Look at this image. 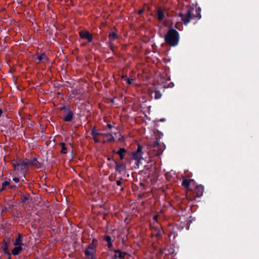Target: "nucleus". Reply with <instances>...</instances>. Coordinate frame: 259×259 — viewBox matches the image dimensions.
Here are the masks:
<instances>
[{
    "label": "nucleus",
    "mask_w": 259,
    "mask_h": 259,
    "mask_svg": "<svg viewBox=\"0 0 259 259\" xmlns=\"http://www.w3.org/2000/svg\"><path fill=\"white\" fill-rule=\"evenodd\" d=\"M182 185L187 188L186 196L192 200L195 197H201L203 193V186L199 185L195 186V182L193 179H184Z\"/></svg>",
    "instance_id": "f257e3e1"
},
{
    "label": "nucleus",
    "mask_w": 259,
    "mask_h": 259,
    "mask_svg": "<svg viewBox=\"0 0 259 259\" xmlns=\"http://www.w3.org/2000/svg\"><path fill=\"white\" fill-rule=\"evenodd\" d=\"M108 127H109V128H111V125H109V124H108Z\"/></svg>",
    "instance_id": "72a5a7b5"
},
{
    "label": "nucleus",
    "mask_w": 259,
    "mask_h": 259,
    "mask_svg": "<svg viewBox=\"0 0 259 259\" xmlns=\"http://www.w3.org/2000/svg\"><path fill=\"white\" fill-rule=\"evenodd\" d=\"M28 196H23V200L24 201V200H26V199H28Z\"/></svg>",
    "instance_id": "c85d7f7f"
},
{
    "label": "nucleus",
    "mask_w": 259,
    "mask_h": 259,
    "mask_svg": "<svg viewBox=\"0 0 259 259\" xmlns=\"http://www.w3.org/2000/svg\"><path fill=\"white\" fill-rule=\"evenodd\" d=\"M109 38L110 41V44L111 45L112 41L117 38V35L114 32H112L109 35Z\"/></svg>",
    "instance_id": "2eb2a0df"
},
{
    "label": "nucleus",
    "mask_w": 259,
    "mask_h": 259,
    "mask_svg": "<svg viewBox=\"0 0 259 259\" xmlns=\"http://www.w3.org/2000/svg\"><path fill=\"white\" fill-rule=\"evenodd\" d=\"M185 177H192V174L189 173L188 175H186Z\"/></svg>",
    "instance_id": "bb28decb"
},
{
    "label": "nucleus",
    "mask_w": 259,
    "mask_h": 259,
    "mask_svg": "<svg viewBox=\"0 0 259 259\" xmlns=\"http://www.w3.org/2000/svg\"><path fill=\"white\" fill-rule=\"evenodd\" d=\"M116 169L118 171L121 172L125 169V166L123 165H117Z\"/></svg>",
    "instance_id": "aec40b11"
},
{
    "label": "nucleus",
    "mask_w": 259,
    "mask_h": 259,
    "mask_svg": "<svg viewBox=\"0 0 259 259\" xmlns=\"http://www.w3.org/2000/svg\"><path fill=\"white\" fill-rule=\"evenodd\" d=\"M122 78L124 79V81H126L128 84H131L133 82V79L130 78H127L126 76H122Z\"/></svg>",
    "instance_id": "412c9836"
},
{
    "label": "nucleus",
    "mask_w": 259,
    "mask_h": 259,
    "mask_svg": "<svg viewBox=\"0 0 259 259\" xmlns=\"http://www.w3.org/2000/svg\"><path fill=\"white\" fill-rule=\"evenodd\" d=\"M92 135L95 142H99L101 141L104 142V135L99 134L97 131H92Z\"/></svg>",
    "instance_id": "1a4fd4ad"
},
{
    "label": "nucleus",
    "mask_w": 259,
    "mask_h": 259,
    "mask_svg": "<svg viewBox=\"0 0 259 259\" xmlns=\"http://www.w3.org/2000/svg\"><path fill=\"white\" fill-rule=\"evenodd\" d=\"M35 160H24L22 161H20L17 164L15 165V169L19 170L20 169H23L26 166L35 165L36 164Z\"/></svg>",
    "instance_id": "423d86ee"
},
{
    "label": "nucleus",
    "mask_w": 259,
    "mask_h": 259,
    "mask_svg": "<svg viewBox=\"0 0 259 259\" xmlns=\"http://www.w3.org/2000/svg\"><path fill=\"white\" fill-rule=\"evenodd\" d=\"M72 118V113L71 111L68 112L64 116V119L65 121H69L71 120Z\"/></svg>",
    "instance_id": "4468645a"
},
{
    "label": "nucleus",
    "mask_w": 259,
    "mask_h": 259,
    "mask_svg": "<svg viewBox=\"0 0 259 259\" xmlns=\"http://www.w3.org/2000/svg\"><path fill=\"white\" fill-rule=\"evenodd\" d=\"M106 136L107 137V140H108V141H110L111 140L112 137V136L110 135H106Z\"/></svg>",
    "instance_id": "5701e85b"
},
{
    "label": "nucleus",
    "mask_w": 259,
    "mask_h": 259,
    "mask_svg": "<svg viewBox=\"0 0 259 259\" xmlns=\"http://www.w3.org/2000/svg\"><path fill=\"white\" fill-rule=\"evenodd\" d=\"M125 152V150L124 148H120L117 154L120 156V159H123L124 154Z\"/></svg>",
    "instance_id": "dca6fc26"
},
{
    "label": "nucleus",
    "mask_w": 259,
    "mask_h": 259,
    "mask_svg": "<svg viewBox=\"0 0 259 259\" xmlns=\"http://www.w3.org/2000/svg\"><path fill=\"white\" fill-rule=\"evenodd\" d=\"M143 10H140L139 11L138 13H139V15H141L143 13Z\"/></svg>",
    "instance_id": "cd10ccee"
},
{
    "label": "nucleus",
    "mask_w": 259,
    "mask_h": 259,
    "mask_svg": "<svg viewBox=\"0 0 259 259\" xmlns=\"http://www.w3.org/2000/svg\"><path fill=\"white\" fill-rule=\"evenodd\" d=\"M121 181H116V184H117V185H118V186H120V185H121Z\"/></svg>",
    "instance_id": "a878e982"
},
{
    "label": "nucleus",
    "mask_w": 259,
    "mask_h": 259,
    "mask_svg": "<svg viewBox=\"0 0 259 259\" xmlns=\"http://www.w3.org/2000/svg\"><path fill=\"white\" fill-rule=\"evenodd\" d=\"M105 240L108 243V246L109 247H111L112 245L111 241V238L109 236H106L104 237Z\"/></svg>",
    "instance_id": "a211bd4d"
},
{
    "label": "nucleus",
    "mask_w": 259,
    "mask_h": 259,
    "mask_svg": "<svg viewBox=\"0 0 259 259\" xmlns=\"http://www.w3.org/2000/svg\"><path fill=\"white\" fill-rule=\"evenodd\" d=\"M37 59L39 61L46 62L48 60V58L45 54H42L38 55Z\"/></svg>",
    "instance_id": "ddd939ff"
},
{
    "label": "nucleus",
    "mask_w": 259,
    "mask_h": 259,
    "mask_svg": "<svg viewBox=\"0 0 259 259\" xmlns=\"http://www.w3.org/2000/svg\"><path fill=\"white\" fill-rule=\"evenodd\" d=\"M114 252L115 258H118L120 259L123 258L125 257V255L126 254L125 252H122L119 250H115Z\"/></svg>",
    "instance_id": "f8f14e48"
},
{
    "label": "nucleus",
    "mask_w": 259,
    "mask_h": 259,
    "mask_svg": "<svg viewBox=\"0 0 259 259\" xmlns=\"http://www.w3.org/2000/svg\"><path fill=\"white\" fill-rule=\"evenodd\" d=\"M13 180L15 183H18L19 181V179L17 178H13Z\"/></svg>",
    "instance_id": "393cba45"
},
{
    "label": "nucleus",
    "mask_w": 259,
    "mask_h": 259,
    "mask_svg": "<svg viewBox=\"0 0 259 259\" xmlns=\"http://www.w3.org/2000/svg\"><path fill=\"white\" fill-rule=\"evenodd\" d=\"M165 119L164 118H161L160 120L161 121H165Z\"/></svg>",
    "instance_id": "7c9ffc66"
},
{
    "label": "nucleus",
    "mask_w": 259,
    "mask_h": 259,
    "mask_svg": "<svg viewBox=\"0 0 259 259\" xmlns=\"http://www.w3.org/2000/svg\"><path fill=\"white\" fill-rule=\"evenodd\" d=\"M160 232H159V233H158L156 234V235H157V236H158V235H160Z\"/></svg>",
    "instance_id": "473e14b6"
},
{
    "label": "nucleus",
    "mask_w": 259,
    "mask_h": 259,
    "mask_svg": "<svg viewBox=\"0 0 259 259\" xmlns=\"http://www.w3.org/2000/svg\"><path fill=\"white\" fill-rule=\"evenodd\" d=\"M167 15V12L164 9H158L157 12V18L159 21H162Z\"/></svg>",
    "instance_id": "9b49d317"
},
{
    "label": "nucleus",
    "mask_w": 259,
    "mask_h": 259,
    "mask_svg": "<svg viewBox=\"0 0 259 259\" xmlns=\"http://www.w3.org/2000/svg\"><path fill=\"white\" fill-rule=\"evenodd\" d=\"M61 146L62 147V149L61 151V153L66 154L67 153V151H66V148L65 147V144L63 143H62L61 144Z\"/></svg>",
    "instance_id": "4be33fe9"
},
{
    "label": "nucleus",
    "mask_w": 259,
    "mask_h": 259,
    "mask_svg": "<svg viewBox=\"0 0 259 259\" xmlns=\"http://www.w3.org/2000/svg\"><path fill=\"white\" fill-rule=\"evenodd\" d=\"M142 147L138 145L136 151L133 153V159L137 161V165H139L140 160L142 159Z\"/></svg>",
    "instance_id": "6e6552de"
},
{
    "label": "nucleus",
    "mask_w": 259,
    "mask_h": 259,
    "mask_svg": "<svg viewBox=\"0 0 259 259\" xmlns=\"http://www.w3.org/2000/svg\"><path fill=\"white\" fill-rule=\"evenodd\" d=\"M8 248H9V244L7 242L5 241L3 246V249L4 251L6 253H9Z\"/></svg>",
    "instance_id": "6ab92c4d"
},
{
    "label": "nucleus",
    "mask_w": 259,
    "mask_h": 259,
    "mask_svg": "<svg viewBox=\"0 0 259 259\" xmlns=\"http://www.w3.org/2000/svg\"><path fill=\"white\" fill-rule=\"evenodd\" d=\"M148 151V154L150 155L159 156L162 154L164 146L163 144H160L158 142L154 143L153 144H148L147 145Z\"/></svg>",
    "instance_id": "20e7f679"
},
{
    "label": "nucleus",
    "mask_w": 259,
    "mask_h": 259,
    "mask_svg": "<svg viewBox=\"0 0 259 259\" xmlns=\"http://www.w3.org/2000/svg\"><path fill=\"white\" fill-rule=\"evenodd\" d=\"M180 16L183 23L187 25L190 22L191 19L195 17L200 19L201 17L199 11L194 8H189L185 13H180Z\"/></svg>",
    "instance_id": "f03ea898"
},
{
    "label": "nucleus",
    "mask_w": 259,
    "mask_h": 259,
    "mask_svg": "<svg viewBox=\"0 0 259 259\" xmlns=\"http://www.w3.org/2000/svg\"><path fill=\"white\" fill-rule=\"evenodd\" d=\"M9 184V182L5 181L4 183H3V187H5L6 186H8Z\"/></svg>",
    "instance_id": "b1692460"
},
{
    "label": "nucleus",
    "mask_w": 259,
    "mask_h": 259,
    "mask_svg": "<svg viewBox=\"0 0 259 259\" xmlns=\"http://www.w3.org/2000/svg\"><path fill=\"white\" fill-rule=\"evenodd\" d=\"M14 245H15V247L12 250V252L13 255H16L19 254L22 250V245L23 243H22L20 234L15 240Z\"/></svg>",
    "instance_id": "39448f33"
},
{
    "label": "nucleus",
    "mask_w": 259,
    "mask_h": 259,
    "mask_svg": "<svg viewBox=\"0 0 259 259\" xmlns=\"http://www.w3.org/2000/svg\"><path fill=\"white\" fill-rule=\"evenodd\" d=\"M97 241L95 239H94L92 243L90 244L87 248V249L85 251V254L88 257H90L92 258L94 256V254L96 252V248L97 246Z\"/></svg>",
    "instance_id": "0eeeda50"
},
{
    "label": "nucleus",
    "mask_w": 259,
    "mask_h": 259,
    "mask_svg": "<svg viewBox=\"0 0 259 259\" xmlns=\"http://www.w3.org/2000/svg\"><path fill=\"white\" fill-rule=\"evenodd\" d=\"M157 217V215L154 216V220H156Z\"/></svg>",
    "instance_id": "2f4dec72"
},
{
    "label": "nucleus",
    "mask_w": 259,
    "mask_h": 259,
    "mask_svg": "<svg viewBox=\"0 0 259 259\" xmlns=\"http://www.w3.org/2000/svg\"><path fill=\"white\" fill-rule=\"evenodd\" d=\"M91 259H93V258H92Z\"/></svg>",
    "instance_id": "f704fd0d"
},
{
    "label": "nucleus",
    "mask_w": 259,
    "mask_h": 259,
    "mask_svg": "<svg viewBox=\"0 0 259 259\" xmlns=\"http://www.w3.org/2000/svg\"><path fill=\"white\" fill-rule=\"evenodd\" d=\"M179 36L178 32L175 29H170L165 36V41L171 46H176L178 44Z\"/></svg>",
    "instance_id": "7ed1b4c3"
},
{
    "label": "nucleus",
    "mask_w": 259,
    "mask_h": 259,
    "mask_svg": "<svg viewBox=\"0 0 259 259\" xmlns=\"http://www.w3.org/2000/svg\"><path fill=\"white\" fill-rule=\"evenodd\" d=\"M153 94L154 95V98L155 99H159L161 97V94L159 91H155Z\"/></svg>",
    "instance_id": "f3484780"
},
{
    "label": "nucleus",
    "mask_w": 259,
    "mask_h": 259,
    "mask_svg": "<svg viewBox=\"0 0 259 259\" xmlns=\"http://www.w3.org/2000/svg\"><path fill=\"white\" fill-rule=\"evenodd\" d=\"M79 35L82 38L88 40L89 42H92V35L89 31H81L79 32Z\"/></svg>",
    "instance_id": "9d476101"
},
{
    "label": "nucleus",
    "mask_w": 259,
    "mask_h": 259,
    "mask_svg": "<svg viewBox=\"0 0 259 259\" xmlns=\"http://www.w3.org/2000/svg\"><path fill=\"white\" fill-rule=\"evenodd\" d=\"M3 114V111L1 109H0V117L1 116V115H2Z\"/></svg>",
    "instance_id": "c756f323"
}]
</instances>
